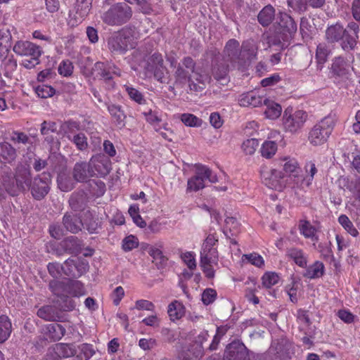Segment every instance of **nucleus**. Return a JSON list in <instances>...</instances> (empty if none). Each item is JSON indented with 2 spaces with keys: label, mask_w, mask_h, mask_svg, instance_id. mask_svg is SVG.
Instances as JSON below:
<instances>
[{
  "label": "nucleus",
  "mask_w": 360,
  "mask_h": 360,
  "mask_svg": "<svg viewBox=\"0 0 360 360\" xmlns=\"http://www.w3.org/2000/svg\"><path fill=\"white\" fill-rule=\"evenodd\" d=\"M50 181L49 174H42L38 178H35L30 186V169L27 165H20L16 168L15 177L12 181L9 176H3V186L11 195H15L18 191L31 187L33 197L40 200L48 193Z\"/></svg>",
  "instance_id": "1"
},
{
  "label": "nucleus",
  "mask_w": 360,
  "mask_h": 360,
  "mask_svg": "<svg viewBox=\"0 0 360 360\" xmlns=\"http://www.w3.org/2000/svg\"><path fill=\"white\" fill-rule=\"evenodd\" d=\"M51 292L58 297L60 311H73L79 304V298L86 295L84 285L79 281H60L53 280L49 283Z\"/></svg>",
  "instance_id": "2"
},
{
  "label": "nucleus",
  "mask_w": 360,
  "mask_h": 360,
  "mask_svg": "<svg viewBox=\"0 0 360 360\" xmlns=\"http://www.w3.org/2000/svg\"><path fill=\"white\" fill-rule=\"evenodd\" d=\"M335 124L334 117H325L310 130L308 136L309 143L316 146L324 144L331 134Z\"/></svg>",
  "instance_id": "3"
},
{
  "label": "nucleus",
  "mask_w": 360,
  "mask_h": 360,
  "mask_svg": "<svg viewBox=\"0 0 360 360\" xmlns=\"http://www.w3.org/2000/svg\"><path fill=\"white\" fill-rule=\"evenodd\" d=\"M216 182L217 178L206 166L197 164L194 166V175L187 181L186 193L197 192L205 186V181Z\"/></svg>",
  "instance_id": "4"
},
{
  "label": "nucleus",
  "mask_w": 360,
  "mask_h": 360,
  "mask_svg": "<svg viewBox=\"0 0 360 360\" xmlns=\"http://www.w3.org/2000/svg\"><path fill=\"white\" fill-rule=\"evenodd\" d=\"M307 114L302 110L288 108L284 110L282 122L285 131L296 134L304 127L307 120Z\"/></svg>",
  "instance_id": "5"
},
{
  "label": "nucleus",
  "mask_w": 360,
  "mask_h": 360,
  "mask_svg": "<svg viewBox=\"0 0 360 360\" xmlns=\"http://www.w3.org/2000/svg\"><path fill=\"white\" fill-rule=\"evenodd\" d=\"M278 41L283 48L297 32V24L287 13H281L278 17Z\"/></svg>",
  "instance_id": "6"
},
{
  "label": "nucleus",
  "mask_w": 360,
  "mask_h": 360,
  "mask_svg": "<svg viewBox=\"0 0 360 360\" xmlns=\"http://www.w3.org/2000/svg\"><path fill=\"white\" fill-rule=\"evenodd\" d=\"M133 37L131 31L123 29L122 31L114 33L108 41V49L112 52L124 53L133 46Z\"/></svg>",
  "instance_id": "7"
},
{
  "label": "nucleus",
  "mask_w": 360,
  "mask_h": 360,
  "mask_svg": "<svg viewBox=\"0 0 360 360\" xmlns=\"http://www.w3.org/2000/svg\"><path fill=\"white\" fill-rule=\"evenodd\" d=\"M131 15L129 6L126 4H117L103 13V20L110 25H120L126 22Z\"/></svg>",
  "instance_id": "8"
},
{
  "label": "nucleus",
  "mask_w": 360,
  "mask_h": 360,
  "mask_svg": "<svg viewBox=\"0 0 360 360\" xmlns=\"http://www.w3.org/2000/svg\"><path fill=\"white\" fill-rule=\"evenodd\" d=\"M260 175L263 183L269 188L281 191L285 188L284 173L276 169H269L266 165L260 167Z\"/></svg>",
  "instance_id": "9"
},
{
  "label": "nucleus",
  "mask_w": 360,
  "mask_h": 360,
  "mask_svg": "<svg viewBox=\"0 0 360 360\" xmlns=\"http://www.w3.org/2000/svg\"><path fill=\"white\" fill-rule=\"evenodd\" d=\"M92 0H77L76 7L69 14L68 24L75 27L81 23L89 14Z\"/></svg>",
  "instance_id": "10"
},
{
  "label": "nucleus",
  "mask_w": 360,
  "mask_h": 360,
  "mask_svg": "<svg viewBox=\"0 0 360 360\" xmlns=\"http://www.w3.org/2000/svg\"><path fill=\"white\" fill-rule=\"evenodd\" d=\"M246 347L239 340L233 341L225 350L224 360H248Z\"/></svg>",
  "instance_id": "11"
},
{
  "label": "nucleus",
  "mask_w": 360,
  "mask_h": 360,
  "mask_svg": "<svg viewBox=\"0 0 360 360\" xmlns=\"http://www.w3.org/2000/svg\"><path fill=\"white\" fill-rule=\"evenodd\" d=\"M278 139H281L279 132L275 131L270 133L268 139L262 143L259 149L262 157L268 160L274 157L278 150Z\"/></svg>",
  "instance_id": "12"
},
{
  "label": "nucleus",
  "mask_w": 360,
  "mask_h": 360,
  "mask_svg": "<svg viewBox=\"0 0 360 360\" xmlns=\"http://www.w3.org/2000/svg\"><path fill=\"white\" fill-rule=\"evenodd\" d=\"M218 238L213 234H210L204 240L200 252V259H212L219 260V255L217 249Z\"/></svg>",
  "instance_id": "13"
},
{
  "label": "nucleus",
  "mask_w": 360,
  "mask_h": 360,
  "mask_svg": "<svg viewBox=\"0 0 360 360\" xmlns=\"http://www.w3.org/2000/svg\"><path fill=\"white\" fill-rule=\"evenodd\" d=\"M13 51L21 56L40 57L41 48L29 41H18L13 48Z\"/></svg>",
  "instance_id": "14"
},
{
  "label": "nucleus",
  "mask_w": 360,
  "mask_h": 360,
  "mask_svg": "<svg viewBox=\"0 0 360 360\" xmlns=\"http://www.w3.org/2000/svg\"><path fill=\"white\" fill-rule=\"evenodd\" d=\"M264 100V93L259 90H255L240 95L238 103L243 107L256 108L260 106Z\"/></svg>",
  "instance_id": "15"
},
{
  "label": "nucleus",
  "mask_w": 360,
  "mask_h": 360,
  "mask_svg": "<svg viewBox=\"0 0 360 360\" xmlns=\"http://www.w3.org/2000/svg\"><path fill=\"white\" fill-rule=\"evenodd\" d=\"M37 315L46 321H63L64 316L60 309L54 305H44L37 312Z\"/></svg>",
  "instance_id": "16"
},
{
  "label": "nucleus",
  "mask_w": 360,
  "mask_h": 360,
  "mask_svg": "<svg viewBox=\"0 0 360 360\" xmlns=\"http://www.w3.org/2000/svg\"><path fill=\"white\" fill-rule=\"evenodd\" d=\"M345 35L343 36V42L341 44L344 50H352L356 44L358 39L359 25L355 22H351L348 25L347 29H344Z\"/></svg>",
  "instance_id": "17"
},
{
  "label": "nucleus",
  "mask_w": 360,
  "mask_h": 360,
  "mask_svg": "<svg viewBox=\"0 0 360 360\" xmlns=\"http://www.w3.org/2000/svg\"><path fill=\"white\" fill-rule=\"evenodd\" d=\"M355 70L354 66H351V61L342 57L335 58L331 65L333 76L338 77H346L350 72V69Z\"/></svg>",
  "instance_id": "18"
},
{
  "label": "nucleus",
  "mask_w": 360,
  "mask_h": 360,
  "mask_svg": "<svg viewBox=\"0 0 360 360\" xmlns=\"http://www.w3.org/2000/svg\"><path fill=\"white\" fill-rule=\"evenodd\" d=\"M95 172L91 165L85 162H77L73 168V177L76 181L84 182L94 176Z\"/></svg>",
  "instance_id": "19"
},
{
  "label": "nucleus",
  "mask_w": 360,
  "mask_h": 360,
  "mask_svg": "<svg viewBox=\"0 0 360 360\" xmlns=\"http://www.w3.org/2000/svg\"><path fill=\"white\" fill-rule=\"evenodd\" d=\"M89 165L95 172L94 175L105 176L110 170V160L104 155H96L92 158Z\"/></svg>",
  "instance_id": "20"
},
{
  "label": "nucleus",
  "mask_w": 360,
  "mask_h": 360,
  "mask_svg": "<svg viewBox=\"0 0 360 360\" xmlns=\"http://www.w3.org/2000/svg\"><path fill=\"white\" fill-rule=\"evenodd\" d=\"M94 70L104 79H110L112 75H121L120 70L110 62H97L95 64Z\"/></svg>",
  "instance_id": "21"
},
{
  "label": "nucleus",
  "mask_w": 360,
  "mask_h": 360,
  "mask_svg": "<svg viewBox=\"0 0 360 360\" xmlns=\"http://www.w3.org/2000/svg\"><path fill=\"white\" fill-rule=\"evenodd\" d=\"M163 60L160 54H154L148 63L146 70L149 73L153 74L154 77L162 82L165 68L162 66Z\"/></svg>",
  "instance_id": "22"
},
{
  "label": "nucleus",
  "mask_w": 360,
  "mask_h": 360,
  "mask_svg": "<svg viewBox=\"0 0 360 360\" xmlns=\"http://www.w3.org/2000/svg\"><path fill=\"white\" fill-rule=\"evenodd\" d=\"M210 80V77L207 74L197 70L193 72L192 79L188 80L189 88L195 91H201Z\"/></svg>",
  "instance_id": "23"
},
{
  "label": "nucleus",
  "mask_w": 360,
  "mask_h": 360,
  "mask_svg": "<svg viewBox=\"0 0 360 360\" xmlns=\"http://www.w3.org/2000/svg\"><path fill=\"white\" fill-rule=\"evenodd\" d=\"M42 330L44 335L51 341L60 340L65 333V329L60 324H47Z\"/></svg>",
  "instance_id": "24"
},
{
  "label": "nucleus",
  "mask_w": 360,
  "mask_h": 360,
  "mask_svg": "<svg viewBox=\"0 0 360 360\" xmlns=\"http://www.w3.org/2000/svg\"><path fill=\"white\" fill-rule=\"evenodd\" d=\"M286 255L299 266L304 268L307 266V257L302 249L297 248H289L287 250Z\"/></svg>",
  "instance_id": "25"
},
{
  "label": "nucleus",
  "mask_w": 360,
  "mask_h": 360,
  "mask_svg": "<svg viewBox=\"0 0 360 360\" xmlns=\"http://www.w3.org/2000/svg\"><path fill=\"white\" fill-rule=\"evenodd\" d=\"M16 158V151L8 143H0V161L3 163H11Z\"/></svg>",
  "instance_id": "26"
},
{
  "label": "nucleus",
  "mask_w": 360,
  "mask_h": 360,
  "mask_svg": "<svg viewBox=\"0 0 360 360\" xmlns=\"http://www.w3.org/2000/svg\"><path fill=\"white\" fill-rule=\"evenodd\" d=\"M299 227L301 234L306 238L310 239L313 242V245L315 246L319 240L315 227L307 221H301Z\"/></svg>",
  "instance_id": "27"
},
{
  "label": "nucleus",
  "mask_w": 360,
  "mask_h": 360,
  "mask_svg": "<svg viewBox=\"0 0 360 360\" xmlns=\"http://www.w3.org/2000/svg\"><path fill=\"white\" fill-rule=\"evenodd\" d=\"M63 224L67 230L72 233H77L84 224L76 215L65 214L63 217Z\"/></svg>",
  "instance_id": "28"
},
{
  "label": "nucleus",
  "mask_w": 360,
  "mask_h": 360,
  "mask_svg": "<svg viewBox=\"0 0 360 360\" xmlns=\"http://www.w3.org/2000/svg\"><path fill=\"white\" fill-rule=\"evenodd\" d=\"M263 103L266 107L264 111V115L266 118L276 120L280 117L282 112V108L278 103L266 98Z\"/></svg>",
  "instance_id": "29"
},
{
  "label": "nucleus",
  "mask_w": 360,
  "mask_h": 360,
  "mask_svg": "<svg viewBox=\"0 0 360 360\" xmlns=\"http://www.w3.org/2000/svg\"><path fill=\"white\" fill-rule=\"evenodd\" d=\"M57 183L59 189L63 192H68L75 186L74 181L66 171H62L58 174Z\"/></svg>",
  "instance_id": "30"
},
{
  "label": "nucleus",
  "mask_w": 360,
  "mask_h": 360,
  "mask_svg": "<svg viewBox=\"0 0 360 360\" xmlns=\"http://www.w3.org/2000/svg\"><path fill=\"white\" fill-rule=\"evenodd\" d=\"M167 313L170 320L174 321L184 316L185 314V308L181 302L174 301L169 304Z\"/></svg>",
  "instance_id": "31"
},
{
  "label": "nucleus",
  "mask_w": 360,
  "mask_h": 360,
  "mask_svg": "<svg viewBox=\"0 0 360 360\" xmlns=\"http://www.w3.org/2000/svg\"><path fill=\"white\" fill-rule=\"evenodd\" d=\"M280 160L284 162L283 169L285 174H293L295 176L297 175L300 166L297 160L295 158H290L289 156H284L281 158Z\"/></svg>",
  "instance_id": "32"
},
{
  "label": "nucleus",
  "mask_w": 360,
  "mask_h": 360,
  "mask_svg": "<svg viewBox=\"0 0 360 360\" xmlns=\"http://www.w3.org/2000/svg\"><path fill=\"white\" fill-rule=\"evenodd\" d=\"M218 261H214L212 259H200V266L207 278H212L214 277V267L218 266Z\"/></svg>",
  "instance_id": "33"
},
{
  "label": "nucleus",
  "mask_w": 360,
  "mask_h": 360,
  "mask_svg": "<svg viewBox=\"0 0 360 360\" xmlns=\"http://www.w3.org/2000/svg\"><path fill=\"white\" fill-rule=\"evenodd\" d=\"M11 331L12 325L8 316H0V344L8 340Z\"/></svg>",
  "instance_id": "34"
},
{
  "label": "nucleus",
  "mask_w": 360,
  "mask_h": 360,
  "mask_svg": "<svg viewBox=\"0 0 360 360\" xmlns=\"http://www.w3.org/2000/svg\"><path fill=\"white\" fill-rule=\"evenodd\" d=\"M345 35V30L343 27L340 24L330 26L326 31V37L330 41H336L342 39L343 42V36Z\"/></svg>",
  "instance_id": "35"
},
{
  "label": "nucleus",
  "mask_w": 360,
  "mask_h": 360,
  "mask_svg": "<svg viewBox=\"0 0 360 360\" xmlns=\"http://www.w3.org/2000/svg\"><path fill=\"white\" fill-rule=\"evenodd\" d=\"M304 169L306 176L303 178L300 186L309 187L311 185L314 175L317 173V169L315 164L310 161L306 163Z\"/></svg>",
  "instance_id": "36"
},
{
  "label": "nucleus",
  "mask_w": 360,
  "mask_h": 360,
  "mask_svg": "<svg viewBox=\"0 0 360 360\" xmlns=\"http://www.w3.org/2000/svg\"><path fill=\"white\" fill-rule=\"evenodd\" d=\"M274 16V8L271 5H268L258 14V20L263 26H267L272 22Z\"/></svg>",
  "instance_id": "37"
},
{
  "label": "nucleus",
  "mask_w": 360,
  "mask_h": 360,
  "mask_svg": "<svg viewBox=\"0 0 360 360\" xmlns=\"http://www.w3.org/2000/svg\"><path fill=\"white\" fill-rule=\"evenodd\" d=\"M324 266L322 262H316L309 266L304 274V276L309 278H319L323 274Z\"/></svg>",
  "instance_id": "38"
},
{
  "label": "nucleus",
  "mask_w": 360,
  "mask_h": 360,
  "mask_svg": "<svg viewBox=\"0 0 360 360\" xmlns=\"http://www.w3.org/2000/svg\"><path fill=\"white\" fill-rule=\"evenodd\" d=\"M257 46L253 41H247L243 44L240 55L248 60H252L255 58Z\"/></svg>",
  "instance_id": "39"
},
{
  "label": "nucleus",
  "mask_w": 360,
  "mask_h": 360,
  "mask_svg": "<svg viewBox=\"0 0 360 360\" xmlns=\"http://www.w3.org/2000/svg\"><path fill=\"white\" fill-rule=\"evenodd\" d=\"M54 351L60 358L70 357L75 354V350L72 345L63 343L56 345Z\"/></svg>",
  "instance_id": "40"
},
{
  "label": "nucleus",
  "mask_w": 360,
  "mask_h": 360,
  "mask_svg": "<svg viewBox=\"0 0 360 360\" xmlns=\"http://www.w3.org/2000/svg\"><path fill=\"white\" fill-rule=\"evenodd\" d=\"M181 122L187 127H198L202 124L201 119L190 113H184L180 115Z\"/></svg>",
  "instance_id": "41"
},
{
  "label": "nucleus",
  "mask_w": 360,
  "mask_h": 360,
  "mask_svg": "<svg viewBox=\"0 0 360 360\" xmlns=\"http://www.w3.org/2000/svg\"><path fill=\"white\" fill-rule=\"evenodd\" d=\"M139 241L134 235L126 236L122 241V248L124 252H129L139 246Z\"/></svg>",
  "instance_id": "42"
},
{
  "label": "nucleus",
  "mask_w": 360,
  "mask_h": 360,
  "mask_svg": "<svg viewBox=\"0 0 360 360\" xmlns=\"http://www.w3.org/2000/svg\"><path fill=\"white\" fill-rule=\"evenodd\" d=\"M259 146L257 139H248L243 141L241 148L245 155H252Z\"/></svg>",
  "instance_id": "43"
},
{
  "label": "nucleus",
  "mask_w": 360,
  "mask_h": 360,
  "mask_svg": "<svg viewBox=\"0 0 360 360\" xmlns=\"http://www.w3.org/2000/svg\"><path fill=\"white\" fill-rule=\"evenodd\" d=\"M279 280L278 274L271 271L266 272L262 277V285L266 288H270L277 284Z\"/></svg>",
  "instance_id": "44"
},
{
  "label": "nucleus",
  "mask_w": 360,
  "mask_h": 360,
  "mask_svg": "<svg viewBox=\"0 0 360 360\" xmlns=\"http://www.w3.org/2000/svg\"><path fill=\"white\" fill-rule=\"evenodd\" d=\"M338 221L350 235L354 237L358 236L359 232L357 229L346 215H340L338 218Z\"/></svg>",
  "instance_id": "45"
},
{
  "label": "nucleus",
  "mask_w": 360,
  "mask_h": 360,
  "mask_svg": "<svg viewBox=\"0 0 360 360\" xmlns=\"http://www.w3.org/2000/svg\"><path fill=\"white\" fill-rule=\"evenodd\" d=\"M79 352L77 355L79 360H89L94 354V350L92 345L82 344L78 347Z\"/></svg>",
  "instance_id": "46"
},
{
  "label": "nucleus",
  "mask_w": 360,
  "mask_h": 360,
  "mask_svg": "<svg viewBox=\"0 0 360 360\" xmlns=\"http://www.w3.org/2000/svg\"><path fill=\"white\" fill-rule=\"evenodd\" d=\"M142 248L147 251L148 253L154 259L159 258L162 256V243H158L154 245L149 244H143Z\"/></svg>",
  "instance_id": "47"
},
{
  "label": "nucleus",
  "mask_w": 360,
  "mask_h": 360,
  "mask_svg": "<svg viewBox=\"0 0 360 360\" xmlns=\"http://www.w3.org/2000/svg\"><path fill=\"white\" fill-rule=\"evenodd\" d=\"M181 259L189 270L193 271L196 268L195 253L185 252L181 255Z\"/></svg>",
  "instance_id": "48"
},
{
  "label": "nucleus",
  "mask_w": 360,
  "mask_h": 360,
  "mask_svg": "<svg viewBox=\"0 0 360 360\" xmlns=\"http://www.w3.org/2000/svg\"><path fill=\"white\" fill-rule=\"evenodd\" d=\"M330 54V49L325 44H320L316 49V58L319 64H323Z\"/></svg>",
  "instance_id": "49"
},
{
  "label": "nucleus",
  "mask_w": 360,
  "mask_h": 360,
  "mask_svg": "<svg viewBox=\"0 0 360 360\" xmlns=\"http://www.w3.org/2000/svg\"><path fill=\"white\" fill-rule=\"evenodd\" d=\"M188 71L183 69L181 65L178 67L175 72L176 84L177 85L183 86L186 82H188L189 79H192V76L188 77Z\"/></svg>",
  "instance_id": "50"
},
{
  "label": "nucleus",
  "mask_w": 360,
  "mask_h": 360,
  "mask_svg": "<svg viewBox=\"0 0 360 360\" xmlns=\"http://www.w3.org/2000/svg\"><path fill=\"white\" fill-rule=\"evenodd\" d=\"M143 115L146 121L153 126L155 131H158L161 129V127L160 126L161 119L158 117L155 112L149 110L147 112H143Z\"/></svg>",
  "instance_id": "51"
},
{
  "label": "nucleus",
  "mask_w": 360,
  "mask_h": 360,
  "mask_svg": "<svg viewBox=\"0 0 360 360\" xmlns=\"http://www.w3.org/2000/svg\"><path fill=\"white\" fill-rule=\"evenodd\" d=\"M225 229L229 231L233 236L239 232V223L237 219L233 217H229L225 219Z\"/></svg>",
  "instance_id": "52"
},
{
  "label": "nucleus",
  "mask_w": 360,
  "mask_h": 360,
  "mask_svg": "<svg viewBox=\"0 0 360 360\" xmlns=\"http://www.w3.org/2000/svg\"><path fill=\"white\" fill-rule=\"evenodd\" d=\"M243 257H245L251 264L257 267L263 268L264 266V260L263 257L256 252L244 255Z\"/></svg>",
  "instance_id": "53"
},
{
  "label": "nucleus",
  "mask_w": 360,
  "mask_h": 360,
  "mask_svg": "<svg viewBox=\"0 0 360 360\" xmlns=\"http://www.w3.org/2000/svg\"><path fill=\"white\" fill-rule=\"evenodd\" d=\"M125 90L127 92L130 98L135 102L142 104L144 103L145 100L142 94L138 91L137 89L133 88L132 86L125 85Z\"/></svg>",
  "instance_id": "54"
},
{
  "label": "nucleus",
  "mask_w": 360,
  "mask_h": 360,
  "mask_svg": "<svg viewBox=\"0 0 360 360\" xmlns=\"http://www.w3.org/2000/svg\"><path fill=\"white\" fill-rule=\"evenodd\" d=\"M133 309L136 310L154 311L155 306L152 302L149 300L141 299L135 302V305Z\"/></svg>",
  "instance_id": "55"
},
{
  "label": "nucleus",
  "mask_w": 360,
  "mask_h": 360,
  "mask_svg": "<svg viewBox=\"0 0 360 360\" xmlns=\"http://www.w3.org/2000/svg\"><path fill=\"white\" fill-rule=\"evenodd\" d=\"M35 92L39 97L49 98L55 94V90L51 86L41 84L36 87Z\"/></svg>",
  "instance_id": "56"
},
{
  "label": "nucleus",
  "mask_w": 360,
  "mask_h": 360,
  "mask_svg": "<svg viewBox=\"0 0 360 360\" xmlns=\"http://www.w3.org/2000/svg\"><path fill=\"white\" fill-rule=\"evenodd\" d=\"M73 65L71 61L66 60H63L58 66V72L63 77H68L73 72Z\"/></svg>",
  "instance_id": "57"
},
{
  "label": "nucleus",
  "mask_w": 360,
  "mask_h": 360,
  "mask_svg": "<svg viewBox=\"0 0 360 360\" xmlns=\"http://www.w3.org/2000/svg\"><path fill=\"white\" fill-rule=\"evenodd\" d=\"M217 297V292L212 288L205 289L202 294L201 300L205 305L212 303Z\"/></svg>",
  "instance_id": "58"
},
{
  "label": "nucleus",
  "mask_w": 360,
  "mask_h": 360,
  "mask_svg": "<svg viewBox=\"0 0 360 360\" xmlns=\"http://www.w3.org/2000/svg\"><path fill=\"white\" fill-rule=\"evenodd\" d=\"M298 290L299 285L295 282H293L291 285L286 286L285 291L291 302H296L297 301L299 295Z\"/></svg>",
  "instance_id": "59"
},
{
  "label": "nucleus",
  "mask_w": 360,
  "mask_h": 360,
  "mask_svg": "<svg viewBox=\"0 0 360 360\" xmlns=\"http://www.w3.org/2000/svg\"><path fill=\"white\" fill-rule=\"evenodd\" d=\"M124 296V290L122 286L116 287L110 295L112 302L115 306L120 304L121 300Z\"/></svg>",
  "instance_id": "60"
},
{
  "label": "nucleus",
  "mask_w": 360,
  "mask_h": 360,
  "mask_svg": "<svg viewBox=\"0 0 360 360\" xmlns=\"http://www.w3.org/2000/svg\"><path fill=\"white\" fill-rule=\"evenodd\" d=\"M141 323L147 326L157 328L159 327L160 326V318L157 314H153L144 318L141 321Z\"/></svg>",
  "instance_id": "61"
},
{
  "label": "nucleus",
  "mask_w": 360,
  "mask_h": 360,
  "mask_svg": "<svg viewBox=\"0 0 360 360\" xmlns=\"http://www.w3.org/2000/svg\"><path fill=\"white\" fill-rule=\"evenodd\" d=\"M239 47V43L235 39L229 40L225 47V52L230 57H233L237 55V51Z\"/></svg>",
  "instance_id": "62"
},
{
  "label": "nucleus",
  "mask_w": 360,
  "mask_h": 360,
  "mask_svg": "<svg viewBox=\"0 0 360 360\" xmlns=\"http://www.w3.org/2000/svg\"><path fill=\"white\" fill-rule=\"evenodd\" d=\"M72 141L79 150H84L87 146L86 138L82 133H79L75 135Z\"/></svg>",
  "instance_id": "63"
},
{
  "label": "nucleus",
  "mask_w": 360,
  "mask_h": 360,
  "mask_svg": "<svg viewBox=\"0 0 360 360\" xmlns=\"http://www.w3.org/2000/svg\"><path fill=\"white\" fill-rule=\"evenodd\" d=\"M63 268L58 263H50L48 265L49 272L54 278H58L61 276Z\"/></svg>",
  "instance_id": "64"
}]
</instances>
